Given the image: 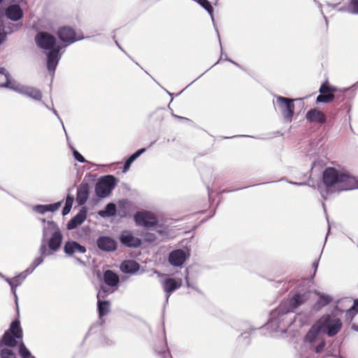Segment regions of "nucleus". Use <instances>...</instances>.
Returning <instances> with one entry per match:
<instances>
[{
	"mask_svg": "<svg viewBox=\"0 0 358 358\" xmlns=\"http://www.w3.org/2000/svg\"><path fill=\"white\" fill-rule=\"evenodd\" d=\"M322 182L327 194L358 187V181L355 177L334 167H327L324 170Z\"/></svg>",
	"mask_w": 358,
	"mask_h": 358,
	"instance_id": "1",
	"label": "nucleus"
},
{
	"mask_svg": "<svg viewBox=\"0 0 358 358\" xmlns=\"http://www.w3.org/2000/svg\"><path fill=\"white\" fill-rule=\"evenodd\" d=\"M23 331L19 320L13 321L10 327L0 338V345L15 348L22 341Z\"/></svg>",
	"mask_w": 358,
	"mask_h": 358,
	"instance_id": "2",
	"label": "nucleus"
},
{
	"mask_svg": "<svg viewBox=\"0 0 358 358\" xmlns=\"http://www.w3.org/2000/svg\"><path fill=\"white\" fill-rule=\"evenodd\" d=\"M316 322L321 327L322 331L330 337L336 335L342 328L341 320L331 315H324Z\"/></svg>",
	"mask_w": 358,
	"mask_h": 358,
	"instance_id": "3",
	"label": "nucleus"
},
{
	"mask_svg": "<svg viewBox=\"0 0 358 358\" xmlns=\"http://www.w3.org/2000/svg\"><path fill=\"white\" fill-rule=\"evenodd\" d=\"M115 178L113 176H106L101 178L95 187V192L99 197L107 196L115 187Z\"/></svg>",
	"mask_w": 358,
	"mask_h": 358,
	"instance_id": "4",
	"label": "nucleus"
},
{
	"mask_svg": "<svg viewBox=\"0 0 358 358\" xmlns=\"http://www.w3.org/2000/svg\"><path fill=\"white\" fill-rule=\"evenodd\" d=\"M134 220L136 225L148 229L154 227L158 224V220L155 215L147 210L136 212L134 216Z\"/></svg>",
	"mask_w": 358,
	"mask_h": 358,
	"instance_id": "5",
	"label": "nucleus"
},
{
	"mask_svg": "<svg viewBox=\"0 0 358 358\" xmlns=\"http://www.w3.org/2000/svg\"><path fill=\"white\" fill-rule=\"evenodd\" d=\"M34 40L36 45L43 50H50L57 47L55 36L47 31L37 33Z\"/></svg>",
	"mask_w": 358,
	"mask_h": 358,
	"instance_id": "6",
	"label": "nucleus"
},
{
	"mask_svg": "<svg viewBox=\"0 0 358 358\" xmlns=\"http://www.w3.org/2000/svg\"><path fill=\"white\" fill-rule=\"evenodd\" d=\"M320 94L316 99L317 103H330L334 100L337 89L331 86L328 80L324 82L319 90Z\"/></svg>",
	"mask_w": 358,
	"mask_h": 358,
	"instance_id": "7",
	"label": "nucleus"
},
{
	"mask_svg": "<svg viewBox=\"0 0 358 358\" xmlns=\"http://www.w3.org/2000/svg\"><path fill=\"white\" fill-rule=\"evenodd\" d=\"M276 100L283 117L291 122L294 113V100L284 96H278Z\"/></svg>",
	"mask_w": 358,
	"mask_h": 358,
	"instance_id": "8",
	"label": "nucleus"
},
{
	"mask_svg": "<svg viewBox=\"0 0 358 358\" xmlns=\"http://www.w3.org/2000/svg\"><path fill=\"white\" fill-rule=\"evenodd\" d=\"M119 239L123 245L130 248H137L142 245L141 239L134 236L131 231L128 230L122 231Z\"/></svg>",
	"mask_w": 358,
	"mask_h": 358,
	"instance_id": "9",
	"label": "nucleus"
},
{
	"mask_svg": "<svg viewBox=\"0 0 358 358\" xmlns=\"http://www.w3.org/2000/svg\"><path fill=\"white\" fill-rule=\"evenodd\" d=\"M57 34L59 38L64 43L71 44L80 39L76 37L75 30L70 27H62L57 30Z\"/></svg>",
	"mask_w": 358,
	"mask_h": 358,
	"instance_id": "10",
	"label": "nucleus"
},
{
	"mask_svg": "<svg viewBox=\"0 0 358 358\" xmlns=\"http://www.w3.org/2000/svg\"><path fill=\"white\" fill-rule=\"evenodd\" d=\"M62 50L60 45H57L54 49L50 50L47 55V68L50 71H55L60 59L59 52Z\"/></svg>",
	"mask_w": 358,
	"mask_h": 358,
	"instance_id": "11",
	"label": "nucleus"
},
{
	"mask_svg": "<svg viewBox=\"0 0 358 358\" xmlns=\"http://www.w3.org/2000/svg\"><path fill=\"white\" fill-rule=\"evenodd\" d=\"M185 252L181 249L171 251L169 255V262L173 266H181L187 259Z\"/></svg>",
	"mask_w": 358,
	"mask_h": 358,
	"instance_id": "12",
	"label": "nucleus"
},
{
	"mask_svg": "<svg viewBox=\"0 0 358 358\" xmlns=\"http://www.w3.org/2000/svg\"><path fill=\"white\" fill-rule=\"evenodd\" d=\"M306 117L310 122L323 124L327 122V115L317 108H313L308 110L306 113Z\"/></svg>",
	"mask_w": 358,
	"mask_h": 358,
	"instance_id": "13",
	"label": "nucleus"
},
{
	"mask_svg": "<svg viewBox=\"0 0 358 358\" xmlns=\"http://www.w3.org/2000/svg\"><path fill=\"white\" fill-rule=\"evenodd\" d=\"M5 16L12 21H17L22 18L23 11L19 5L13 4L5 9Z\"/></svg>",
	"mask_w": 358,
	"mask_h": 358,
	"instance_id": "14",
	"label": "nucleus"
},
{
	"mask_svg": "<svg viewBox=\"0 0 358 358\" xmlns=\"http://www.w3.org/2000/svg\"><path fill=\"white\" fill-rule=\"evenodd\" d=\"M97 246L103 251H114L116 250L117 244L113 238L101 236L97 240Z\"/></svg>",
	"mask_w": 358,
	"mask_h": 358,
	"instance_id": "15",
	"label": "nucleus"
},
{
	"mask_svg": "<svg viewBox=\"0 0 358 358\" xmlns=\"http://www.w3.org/2000/svg\"><path fill=\"white\" fill-rule=\"evenodd\" d=\"M16 90L36 101H41L42 99L41 92L38 89L33 87L22 86L16 89Z\"/></svg>",
	"mask_w": 358,
	"mask_h": 358,
	"instance_id": "16",
	"label": "nucleus"
},
{
	"mask_svg": "<svg viewBox=\"0 0 358 358\" xmlns=\"http://www.w3.org/2000/svg\"><path fill=\"white\" fill-rule=\"evenodd\" d=\"M182 285V280L181 279H175V278H167L163 282V289L164 292L168 294L167 298L169 297L171 294L180 288Z\"/></svg>",
	"mask_w": 358,
	"mask_h": 358,
	"instance_id": "17",
	"label": "nucleus"
},
{
	"mask_svg": "<svg viewBox=\"0 0 358 358\" xmlns=\"http://www.w3.org/2000/svg\"><path fill=\"white\" fill-rule=\"evenodd\" d=\"M87 217V210L85 208L81 209L79 213L72 217L67 224V229L69 230L74 229L78 226L80 225Z\"/></svg>",
	"mask_w": 358,
	"mask_h": 358,
	"instance_id": "18",
	"label": "nucleus"
},
{
	"mask_svg": "<svg viewBox=\"0 0 358 358\" xmlns=\"http://www.w3.org/2000/svg\"><path fill=\"white\" fill-rule=\"evenodd\" d=\"M90 193V186L87 182H83L77 191L76 201L79 205H83L88 199Z\"/></svg>",
	"mask_w": 358,
	"mask_h": 358,
	"instance_id": "19",
	"label": "nucleus"
},
{
	"mask_svg": "<svg viewBox=\"0 0 358 358\" xmlns=\"http://www.w3.org/2000/svg\"><path fill=\"white\" fill-rule=\"evenodd\" d=\"M64 252L69 255H72L75 252L85 253L86 252L85 248L76 241L66 242L64 245Z\"/></svg>",
	"mask_w": 358,
	"mask_h": 358,
	"instance_id": "20",
	"label": "nucleus"
},
{
	"mask_svg": "<svg viewBox=\"0 0 358 358\" xmlns=\"http://www.w3.org/2000/svg\"><path fill=\"white\" fill-rule=\"evenodd\" d=\"M320 332H322L321 327L315 322L306 334L304 342L310 344L314 343L317 339Z\"/></svg>",
	"mask_w": 358,
	"mask_h": 358,
	"instance_id": "21",
	"label": "nucleus"
},
{
	"mask_svg": "<svg viewBox=\"0 0 358 358\" xmlns=\"http://www.w3.org/2000/svg\"><path fill=\"white\" fill-rule=\"evenodd\" d=\"M120 268L125 273H134L139 270L140 265L135 260H125L122 263Z\"/></svg>",
	"mask_w": 358,
	"mask_h": 358,
	"instance_id": "22",
	"label": "nucleus"
},
{
	"mask_svg": "<svg viewBox=\"0 0 358 358\" xmlns=\"http://www.w3.org/2000/svg\"><path fill=\"white\" fill-rule=\"evenodd\" d=\"M62 241V235L59 230L55 231L48 241V247L52 251H57Z\"/></svg>",
	"mask_w": 358,
	"mask_h": 358,
	"instance_id": "23",
	"label": "nucleus"
},
{
	"mask_svg": "<svg viewBox=\"0 0 358 358\" xmlns=\"http://www.w3.org/2000/svg\"><path fill=\"white\" fill-rule=\"evenodd\" d=\"M103 280L108 286L115 287L119 283L120 279L115 272L107 270L103 273Z\"/></svg>",
	"mask_w": 358,
	"mask_h": 358,
	"instance_id": "24",
	"label": "nucleus"
},
{
	"mask_svg": "<svg viewBox=\"0 0 358 358\" xmlns=\"http://www.w3.org/2000/svg\"><path fill=\"white\" fill-rule=\"evenodd\" d=\"M307 296L305 294H296L292 296L289 301V304L292 310L297 308L299 306L304 303L307 300Z\"/></svg>",
	"mask_w": 358,
	"mask_h": 358,
	"instance_id": "25",
	"label": "nucleus"
},
{
	"mask_svg": "<svg viewBox=\"0 0 358 358\" xmlns=\"http://www.w3.org/2000/svg\"><path fill=\"white\" fill-rule=\"evenodd\" d=\"M12 347H7L0 345V357L1 358H17L16 353Z\"/></svg>",
	"mask_w": 358,
	"mask_h": 358,
	"instance_id": "26",
	"label": "nucleus"
},
{
	"mask_svg": "<svg viewBox=\"0 0 358 358\" xmlns=\"http://www.w3.org/2000/svg\"><path fill=\"white\" fill-rule=\"evenodd\" d=\"M145 148H142V149H140L138 150H137L135 153H134L133 155H131L127 159V161L125 162L124 163V167H123V170L122 171L124 173L127 172L129 168H130V166L131 164H132V162L137 158L142 153H143L145 151Z\"/></svg>",
	"mask_w": 358,
	"mask_h": 358,
	"instance_id": "27",
	"label": "nucleus"
},
{
	"mask_svg": "<svg viewBox=\"0 0 358 358\" xmlns=\"http://www.w3.org/2000/svg\"><path fill=\"white\" fill-rule=\"evenodd\" d=\"M145 148H142V149H140L138 150H137L135 153H134L133 155H131L127 159V161L125 162L124 163V167H123V170L122 171L124 173L127 172L129 168H130V166L131 164H132V162L137 158L142 153H143L145 151Z\"/></svg>",
	"mask_w": 358,
	"mask_h": 358,
	"instance_id": "28",
	"label": "nucleus"
},
{
	"mask_svg": "<svg viewBox=\"0 0 358 358\" xmlns=\"http://www.w3.org/2000/svg\"><path fill=\"white\" fill-rule=\"evenodd\" d=\"M10 84L8 72L3 68L0 69V87L13 88V86H10Z\"/></svg>",
	"mask_w": 358,
	"mask_h": 358,
	"instance_id": "29",
	"label": "nucleus"
},
{
	"mask_svg": "<svg viewBox=\"0 0 358 358\" xmlns=\"http://www.w3.org/2000/svg\"><path fill=\"white\" fill-rule=\"evenodd\" d=\"M110 303L108 301H98V311L100 317L106 315L109 312Z\"/></svg>",
	"mask_w": 358,
	"mask_h": 358,
	"instance_id": "30",
	"label": "nucleus"
},
{
	"mask_svg": "<svg viewBox=\"0 0 358 358\" xmlns=\"http://www.w3.org/2000/svg\"><path fill=\"white\" fill-rule=\"evenodd\" d=\"M17 349L18 354L21 358H31V357H33L29 350L26 347L23 341H20V344L17 345Z\"/></svg>",
	"mask_w": 358,
	"mask_h": 358,
	"instance_id": "31",
	"label": "nucleus"
},
{
	"mask_svg": "<svg viewBox=\"0 0 358 358\" xmlns=\"http://www.w3.org/2000/svg\"><path fill=\"white\" fill-rule=\"evenodd\" d=\"M6 27L2 20H0V45L2 44L6 39L7 33L6 31Z\"/></svg>",
	"mask_w": 358,
	"mask_h": 358,
	"instance_id": "32",
	"label": "nucleus"
},
{
	"mask_svg": "<svg viewBox=\"0 0 358 358\" xmlns=\"http://www.w3.org/2000/svg\"><path fill=\"white\" fill-rule=\"evenodd\" d=\"M116 212V206L114 203H110L107 204L106 207L105 213L108 216H112L115 214Z\"/></svg>",
	"mask_w": 358,
	"mask_h": 358,
	"instance_id": "33",
	"label": "nucleus"
},
{
	"mask_svg": "<svg viewBox=\"0 0 358 358\" xmlns=\"http://www.w3.org/2000/svg\"><path fill=\"white\" fill-rule=\"evenodd\" d=\"M9 285L11 286L12 289L17 287L21 284V279L20 276L14 277L11 279L8 280Z\"/></svg>",
	"mask_w": 358,
	"mask_h": 358,
	"instance_id": "34",
	"label": "nucleus"
},
{
	"mask_svg": "<svg viewBox=\"0 0 358 358\" xmlns=\"http://www.w3.org/2000/svg\"><path fill=\"white\" fill-rule=\"evenodd\" d=\"M331 301V297L327 295H321L318 303L321 306H325L329 304Z\"/></svg>",
	"mask_w": 358,
	"mask_h": 358,
	"instance_id": "35",
	"label": "nucleus"
},
{
	"mask_svg": "<svg viewBox=\"0 0 358 358\" xmlns=\"http://www.w3.org/2000/svg\"><path fill=\"white\" fill-rule=\"evenodd\" d=\"M345 99V97L344 93L343 92L337 90V92H335L334 100L337 103H339L344 101Z\"/></svg>",
	"mask_w": 358,
	"mask_h": 358,
	"instance_id": "36",
	"label": "nucleus"
},
{
	"mask_svg": "<svg viewBox=\"0 0 358 358\" xmlns=\"http://www.w3.org/2000/svg\"><path fill=\"white\" fill-rule=\"evenodd\" d=\"M325 345H326L325 340L324 338H322L320 343L315 348V352L316 353L322 352L324 350Z\"/></svg>",
	"mask_w": 358,
	"mask_h": 358,
	"instance_id": "37",
	"label": "nucleus"
},
{
	"mask_svg": "<svg viewBox=\"0 0 358 358\" xmlns=\"http://www.w3.org/2000/svg\"><path fill=\"white\" fill-rule=\"evenodd\" d=\"M35 210L41 213L44 214L46 212H48V205H38L35 206Z\"/></svg>",
	"mask_w": 358,
	"mask_h": 358,
	"instance_id": "38",
	"label": "nucleus"
},
{
	"mask_svg": "<svg viewBox=\"0 0 358 358\" xmlns=\"http://www.w3.org/2000/svg\"><path fill=\"white\" fill-rule=\"evenodd\" d=\"M62 202H57L52 204L48 205V211L50 212H55L59 209V208L61 206Z\"/></svg>",
	"mask_w": 358,
	"mask_h": 358,
	"instance_id": "39",
	"label": "nucleus"
},
{
	"mask_svg": "<svg viewBox=\"0 0 358 358\" xmlns=\"http://www.w3.org/2000/svg\"><path fill=\"white\" fill-rule=\"evenodd\" d=\"M145 239L148 242H153L156 240V236L154 234L146 233L145 234Z\"/></svg>",
	"mask_w": 358,
	"mask_h": 358,
	"instance_id": "40",
	"label": "nucleus"
},
{
	"mask_svg": "<svg viewBox=\"0 0 358 358\" xmlns=\"http://www.w3.org/2000/svg\"><path fill=\"white\" fill-rule=\"evenodd\" d=\"M73 156L75 159L78 161L79 162H85V158L76 150L73 152Z\"/></svg>",
	"mask_w": 358,
	"mask_h": 358,
	"instance_id": "41",
	"label": "nucleus"
},
{
	"mask_svg": "<svg viewBox=\"0 0 358 358\" xmlns=\"http://www.w3.org/2000/svg\"><path fill=\"white\" fill-rule=\"evenodd\" d=\"M73 200H74V198H73V196L68 195V196H66L65 206H68V207H69V208H72V205H73Z\"/></svg>",
	"mask_w": 358,
	"mask_h": 358,
	"instance_id": "42",
	"label": "nucleus"
},
{
	"mask_svg": "<svg viewBox=\"0 0 358 358\" xmlns=\"http://www.w3.org/2000/svg\"><path fill=\"white\" fill-rule=\"evenodd\" d=\"M350 4L352 6V12L358 14V0H351Z\"/></svg>",
	"mask_w": 358,
	"mask_h": 358,
	"instance_id": "43",
	"label": "nucleus"
},
{
	"mask_svg": "<svg viewBox=\"0 0 358 358\" xmlns=\"http://www.w3.org/2000/svg\"><path fill=\"white\" fill-rule=\"evenodd\" d=\"M352 312L358 313V298L355 300L352 307L348 310L349 313Z\"/></svg>",
	"mask_w": 358,
	"mask_h": 358,
	"instance_id": "44",
	"label": "nucleus"
},
{
	"mask_svg": "<svg viewBox=\"0 0 358 358\" xmlns=\"http://www.w3.org/2000/svg\"><path fill=\"white\" fill-rule=\"evenodd\" d=\"M40 253L41 256H46L47 254V247L45 244H42L40 247Z\"/></svg>",
	"mask_w": 358,
	"mask_h": 358,
	"instance_id": "45",
	"label": "nucleus"
},
{
	"mask_svg": "<svg viewBox=\"0 0 358 358\" xmlns=\"http://www.w3.org/2000/svg\"><path fill=\"white\" fill-rule=\"evenodd\" d=\"M43 258L42 257H37L34 261V264L35 265V266H37L40 265L43 262Z\"/></svg>",
	"mask_w": 358,
	"mask_h": 358,
	"instance_id": "46",
	"label": "nucleus"
},
{
	"mask_svg": "<svg viewBox=\"0 0 358 358\" xmlns=\"http://www.w3.org/2000/svg\"><path fill=\"white\" fill-rule=\"evenodd\" d=\"M71 209V208L64 206V207L62 210L63 215H67L70 212Z\"/></svg>",
	"mask_w": 358,
	"mask_h": 358,
	"instance_id": "47",
	"label": "nucleus"
},
{
	"mask_svg": "<svg viewBox=\"0 0 358 358\" xmlns=\"http://www.w3.org/2000/svg\"><path fill=\"white\" fill-rule=\"evenodd\" d=\"M5 15V10L3 11L0 8V20H2V17Z\"/></svg>",
	"mask_w": 358,
	"mask_h": 358,
	"instance_id": "48",
	"label": "nucleus"
},
{
	"mask_svg": "<svg viewBox=\"0 0 358 358\" xmlns=\"http://www.w3.org/2000/svg\"><path fill=\"white\" fill-rule=\"evenodd\" d=\"M317 262H313V267L315 268V272L316 271L317 268Z\"/></svg>",
	"mask_w": 358,
	"mask_h": 358,
	"instance_id": "49",
	"label": "nucleus"
},
{
	"mask_svg": "<svg viewBox=\"0 0 358 358\" xmlns=\"http://www.w3.org/2000/svg\"><path fill=\"white\" fill-rule=\"evenodd\" d=\"M158 233L162 234V231H158Z\"/></svg>",
	"mask_w": 358,
	"mask_h": 358,
	"instance_id": "50",
	"label": "nucleus"
},
{
	"mask_svg": "<svg viewBox=\"0 0 358 358\" xmlns=\"http://www.w3.org/2000/svg\"><path fill=\"white\" fill-rule=\"evenodd\" d=\"M2 1H3V0H0V3H2Z\"/></svg>",
	"mask_w": 358,
	"mask_h": 358,
	"instance_id": "51",
	"label": "nucleus"
},
{
	"mask_svg": "<svg viewBox=\"0 0 358 358\" xmlns=\"http://www.w3.org/2000/svg\"><path fill=\"white\" fill-rule=\"evenodd\" d=\"M31 358H36L35 357H31Z\"/></svg>",
	"mask_w": 358,
	"mask_h": 358,
	"instance_id": "52",
	"label": "nucleus"
}]
</instances>
